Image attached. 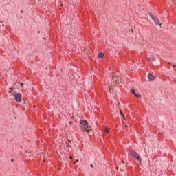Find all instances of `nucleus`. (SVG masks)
<instances>
[{"label":"nucleus","instance_id":"nucleus-17","mask_svg":"<svg viewBox=\"0 0 176 176\" xmlns=\"http://www.w3.org/2000/svg\"><path fill=\"white\" fill-rule=\"evenodd\" d=\"M11 162H14V160H11Z\"/></svg>","mask_w":176,"mask_h":176},{"label":"nucleus","instance_id":"nucleus-7","mask_svg":"<svg viewBox=\"0 0 176 176\" xmlns=\"http://www.w3.org/2000/svg\"><path fill=\"white\" fill-rule=\"evenodd\" d=\"M98 58H104V53L100 52L98 54Z\"/></svg>","mask_w":176,"mask_h":176},{"label":"nucleus","instance_id":"nucleus-19","mask_svg":"<svg viewBox=\"0 0 176 176\" xmlns=\"http://www.w3.org/2000/svg\"><path fill=\"white\" fill-rule=\"evenodd\" d=\"M21 13H23V11H21Z\"/></svg>","mask_w":176,"mask_h":176},{"label":"nucleus","instance_id":"nucleus-18","mask_svg":"<svg viewBox=\"0 0 176 176\" xmlns=\"http://www.w3.org/2000/svg\"><path fill=\"white\" fill-rule=\"evenodd\" d=\"M173 67H175V65H173Z\"/></svg>","mask_w":176,"mask_h":176},{"label":"nucleus","instance_id":"nucleus-16","mask_svg":"<svg viewBox=\"0 0 176 176\" xmlns=\"http://www.w3.org/2000/svg\"><path fill=\"white\" fill-rule=\"evenodd\" d=\"M68 142H71V140H68Z\"/></svg>","mask_w":176,"mask_h":176},{"label":"nucleus","instance_id":"nucleus-14","mask_svg":"<svg viewBox=\"0 0 176 176\" xmlns=\"http://www.w3.org/2000/svg\"><path fill=\"white\" fill-rule=\"evenodd\" d=\"M131 32L134 33V30L133 29H131Z\"/></svg>","mask_w":176,"mask_h":176},{"label":"nucleus","instance_id":"nucleus-9","mask_svg":"<svg viewBox=\"0 0 176 176\" xmlns=\"http://www.w3.org/2000/svg\"><path fill=\"white\" fill-rule=\"evenodd\" d=\"M134 96L137 97V98H141V95L140 94H135Z\"/></svg>","mask_w":176,"mask_h":176},{"label":"nucleus","instance_id":"nucleus-11","mask_svg":"<svg viewBox=\"0 0 176 176\" xmlns=\"http://www.w3.org/2000/svg\"><path fill=\"white\" fill-rule=\"evenodd\" d=\"M9 93H14V91H13V89L12 88H10Z\"/></svg>","mask_w":176,"mask_h":176},{"label":"nucleus","instance_id":"nucleus-6","mask_svg":"<svg viewBox=\"0 0 176 176\" xmlns=\"http://www.w3.org/2000/svg\"><path fill=\"white\" fill-rule=\"evenodd\" d=\"M148 78L149 79V80H153L155 79V77L153 76V75L148 74Z\"/></svg>","mask_w":176,"mask_h":176},{"label":"nucleus","instance_id":"nucleus-12","mask_svg":"<svg viewBox=\"0 0 176 176\" xmlns=\"http://www.w3.org/2000/svg\"><path fill=\"white\" fill-rule=\"evenodd\" d=\"M65 144H66V146H67L68 148H69V147L71 146L69 144L68 142H65Z\"/></svg>","mask_w":176,"mask_h":176},{"label":"nucleus","instance_id":"nucleus-10","mask_svg":"<svg viewBox=\"0 0 176 176\" xmlns=\"http://www.w3.org/2000/svg\"><path fill=\"white\" fill-rule=\"evenodd\" d=\"M104 131H105V133H109V129L106 128V129H104Z\"/></svg>","mask_w":176,"mask_h":176},{"label":"nucleus","instance_id":"nucleus-4","mask_svg":"<svg viewBox=\"0 0 176 176\" xmlns=\"http://www.w3.org/2000/svg\"><path fill=\"white\" fill-rule=\"evenodd\" d=\"M149 16L151 17L152 20H153L155 25H160V27H162V23H160V20L156 18L155 15L153 14H149Z\"/></svg>","mask_w":176,"mask_h":176},{"label":"nucleus","instance_id":"nucleus-15","mask_svg":"<svg viewBox=\"0 0 176 176\" xmlns=\"http://www.w3.org/2000/svg\"><path fill=\"white\" fill-rule=\"evenodd\" d=\"M90 166H91V168H93V167H94L93 164H91V165H90Z\"/></svg>","mask_w":176,"mask_h":176},{"label":"nucleus","instance_id":"nucleus-3","mask_svg":"<svg viewBox=\"0 0 176 176\" xmlns=\"http://www.w3.org/2000/svg\"><path fill=\"white\" fill-rule=\"evenodd\" d=\"M12 96L14 97V100L16 102H21L23 101V95L21 94L16 93V91L12 92Z\"/></svg>","mask_w":176,"mask_h":176},{"label":"nucleus","instance_id":"nucleus-8","mask_svg":"<svg viewBox=\"0 0 176 176\" xmlns=\"http://www.w3.org/2000/svg\"><path fill=\"white\" fill-rule=\"evenodd\" d=\"M131 93L132 94H133V96H135V94H136V93H135V89H131Z\"/></svg>","mask_w":176,"mask_h":176},{"label":"nucleus","instance_id":"nucleus-5","mask_svg":"<svg viewBox=\"0 0 176 176\" xmlns=\"http://www.w3.org/2000/svg\"><path fill=\"white\" fill-rule=\"evenodd\" d=\"M155 56H153V55L148 56L147 61H148L149 63H152V61H155Z\"/></svg>","mask_w":176,"mask_h":176},{"label":"nucleus","instance_id":"nucleus-13","mask_svg":"<svg viewBox=\"0 0 176 176\" xmlns=\"http://www.w3.org/2000/svg\"><path fill=\"white\" fill-rule=\"evenodd\" d=\"M6 58H7V60H12V58L10 57H9V56H8V57H6Z\"/></svg>","mask_w":176,"mask_h":176},{"label":"nucleus","instance_id":"nucleus-1","mask_svg":"<svg viewBox=\"0 0 176 176\" xmlns=\"http://www.w3.org/2000/svg\"><path fill=\"white\" fill-rule=\"evenodd\" d=\"M80 124L82 127V130H85L86 133L90 132V129H89V123L87 122V121L85 120H81L80 121Z\"/></svg>","mask_w":176,"mask_h":176},{"label":"nucleus","instance_id":"nucleus-2","mask_svg":"<svg viewBox=\"0 0 176 176\" xmlns=\"http://www.w3.org/2000/svg\"><path fill=\"white\" fill-rule=\"evenodd\" d=\"M130 155L131 156H133L135 160H137V162H138V163H140V164H141V163H142V160L141 159V156L137 153L135 152V151L133 150L131 151H130Z\"/></svg>","mask_w":176,"mask_h":176}]
</instances>
